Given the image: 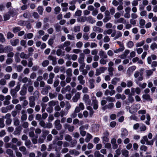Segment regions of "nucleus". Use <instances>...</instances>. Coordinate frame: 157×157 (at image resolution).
Segmentation results:
<instances>
[{
	"instance_id": "obj_40",
	"label": "nucleus",
	"mask_w": 157,
	"mask_h": 157,
	"mask_svg": "<svg viewBox=\"0 0 157 157\" xmlns=\"http://www.w3.org/2000/svg\"><path fill=\"white\" fill-rule=\"evenodd\" d=\"M57 140H55L54 139L53 142L54 144H56L57 145L59 146H61L63 144V142L62 141H58L57 142Z\"/></svg>"
},
{
	"instance_id": "obj_51",
	"label": "nucleus",
	"mask_w": 157,
	"mask_h": 157,
	"mask_svg": "<svg viewBox=\"0 0 157 157\" xmlns=\"http://www.w3.org/2000/svg\"><path fill=\"white\" fill-rule=\"evenodd\" d=\"M21 58H25L27 59L28 58V56L27 55L25 54L24 52H21L20 55Z\"/></svg>"
},
{
	"instance_id": "obj_8",
	"label": "nucleus",
	"mask_w": 157,
	"mask_h": 157,
	"mask_svg": "<svg viewBox=\"0 0 157 157\" xmlns=\"http://www.w3.org/2000/svg\"><path fill=\"white\" fill-rule=\"evenodd\" d=\"M55 127L57 130H59L61 129L62 126L60 124V121L59 120H57L55 122Z\"/></svg>"
},
{
	"instance_id": "obj_26",
	"label": "nucleus",
	"mask_w": 157,
	"mask_h": 157,
	"mask_svg": "<svg viewBox=\"0 0 157 157\" xmlns=\"http://www.w3.org/2000/svg\"><path fill=\"white\" fill-rule=\"evenodd\" d=\"M18 79L20 81H22L23 82L25 83H26L28 80V78H27L25 77L22 79L21 76H19Z\"/></svg>"
},
{
	"instance_id": "obj_38",
	"label": "nucleus",
	"mask_w": 157,
	"mask_h": 157,
	"mask_svg": "<svg viewBox=\"0 0 157 157\" xmlns=\"http://www.w3.org/2000/svg\"><path fill=\"white\" fill-rule=\"evenodd\" d=\"M5 126L4 119L3 118H0V128H2Z\"/></svg>"
},
{
	"instance_id": "obj_44",
	"label": "nucleus",
	"mask_w": 157,
	"mask_h": 157,
	"mask_svg": "<svg viewBox=\"0 0 157 157\" xmlns=\"http://www.w3.org/2000/svg\"><path fill=\"white\" fill-rule=\"evenodd\" d=\"M39 93L38 91H36L33 94V96L32 97H34L35 98L38 99L39 96Z\"/></svg>"
},
{
	"instance_id": "obj_9",
	"label": "nucleus",
	"mask_w": 157,
	"mask_h": 157,
	"mask_svg": "<svg viewBox=\"0 0 157 157\" xmlns=\"http://www.w3.org/2000/svg\"><path fill=\"white\" fill-rule=\"evenodd\" d=\"M136 67L135 66H132L130 67L127 70V74L130 75L136 70Z\"/></svg>"
},
{
	"instance_id": "obj_32",
	"label": "nucleus",
	"mask_w": 157,
	"mask_h": 157,
	"mask_svg": "<svg viewBox=\"0 0 157 157\" xmlns=\"http://www.w3.org/2000/svg\"><path fill=\"white\" fill-rule=\"evenodd\" d=\"M133 95L131 93L128 96V100L131 103L133 102L134 101V98L132 97V95Z\"/></svg>"
},
{
	"instance_id": "obj_36",
	"label": "nucleus",
	"mask_w": 157,
	"mask_h": 157,
	"mask_svg": "<svg viewBox=\"0 0 157 157\" xmlns=\"http://www.w3.org/2000/svg\"><path fill=\"white\" fill-rule=\"evenodd\" d=\"M64 89L65 90V91L63 90H62V92L63 94L65 93L67 91L69 92L71 90V87L69 86H67Z\"/></svg>"
},
{
	"instance_id": "obj_23",
	"label": "nucleus",
	"mask_w": 157,
	"mask_h": 157,
	"mask_svg": "<svg viewBox=\"0 0 157 157\" xmlns=\"http://www.w3.org/2000/svg\"><path fill=\"white\" fill-rule=\"evenodd\" d=\"M150 48L152 51H154L155 49H157V44L155 42H153L151 44Z\"/></svg>"
},
{
	"instance_id": "obj_18",
	"label": "nucleus",
	"mask_w": 157,
	"mask_h": 157,
	"mask_svg": "<svg viewBox=\"0 0 157 157\" xmlns=\"http://www.w3.org/2000/svg\"><path fill=\"white\" fill-rule=\"evenodd\" d=\"M115 93V91L114 90H106L105 93V95H109L110 96L113 95Z\"/></svg>"
},
{
	"instance_id": "obj_17",
	"label": "nucleus",
	"mask_w": 157,
	"mask_h": 157,
	"mask_svg": "<svg viewBox=\"0 0 157 157\" xmlns=\"http://www.w3.org/2000/svg\"><path fill=\"white\" fill-rule=\"evenodd\" d=\"M84 126H82L79 128V130L80 134L82 136H84L86 134V132L84 131Z\"/></svg>"
},
{
	"instance_id": "obj_42",
	"label": "nucleus",
	"mask_w": 157,
	"mask_h": 157,
	"mask_svg": "<svg viewBox=\"0 0 157 157\" xmlns=\"http://www.w3.org/2000/svg\"><path fill=\"white\" fill-rule=\"evenodd\" d=\"M61 9L59 6H57L54 9L55 13L56 14L59 13Z\"/></svg>"
},
{
	"instance_id": "obj_16",
	"label": "nucleus",
	"mask_w": 157,
	"mask_h": 157,
	"mask_svg": "<svg viewBox=\"0 0 157 157\" xmlns=\"http://www.w3.org/2000/svg\"><path fill=\"white\" fill-rule=\"evenodd\" d=\"M99 55L100 58H104L106 59L107 58V56L104 51L101 50L99 52Z\"/></svg>"
},
{
	"instance_id": "obj_57",
	"label": "nucleus",
	"mask_w": 157,
	"mask_h": 157,
	"mask_svg": "<svg viewBox=\"0 0 157 157\" xmlns=\"http://www.w3.org/2000/svg\"><path fill=\"white\" fill-rule=\"evenodd\" d=\"M14 125L17 126L19 125L20 122L19 120L16 118H15L14 120Z\"/></svg>"
},
{
	"instance_id": "obj_31",
	"label": "nucleus",
	"mask_w": 157,
	"mask_h": 157,
	"mask_svg": "<svg viewBox=\"0 0 157 157\" xmlns=\"http://www.w3.org/2000/svg\"><path fill=\"white\" fill-rule=\"evenodd\" d=\"M145 41L144 40H142L139 42H138L136 44V48L141 47L144 44Z\"/></svg>"
},
{
	"instance_id": "obj_56",
	"label": "nucleus",
	"mask_w": 157,
	"mask_h": 157,
	"mask_svg": "<svg viewBox=\"0 0 157 157\" xmlns=\"http://www.w3.org/2000/svg\"><path fill=\"white\" fill-rule=\"evenodd\" d=\"M63 136L62 135H60L59 136H56L55 137V139L56 140H61L63 138Z\"/></svg>"
},
{
	"instance_id": "obj_64",
	"label": "nucleus",
	"mask_w": 157,
	"mask_h": 157,
	"mask_svg": "<svg viewBox=\"0 0 157 157\" xmlns=\"http://www.w3.org/2000/svg\"><path fill=\"white\" fill-rule=\"evenodd\" d=\"M49 63V62L48 60H45L42 63V65L43 67H46Z\"/></svg>"
},
{
	"instance_id": "obj_29",
	"label": "nucleus",
	"mask_w": 157,
	"mask_h": 157,
	"mask_svg": "<svg viewBox=\"0 0 157 157\" xmlns=\"http://www.w3.org/2000/svg\"><path fill=\"white\" fill-rule=\"evenodd\" d=\"M121 153L122 155L124 157L128 156L129 152L126 149H123L121 150Z\"/></svg>"
},
{
	"instance_id": "obj_47",
	"label": "nucleus",
	"mask_w": 157,
	"mask_h": 157,
	"mask_svg": "<svg viewBox=\"0 0 157 157\" xmlns=\"http://www.w3.org/2000/svg\"><path fill=\"white\" fill-rule=\"evenodd\" d=\"M101 59L100 60V63L101 64H105L107 62V59H105L104 58H101Z\"/></svg>"
},
{
	"instance_id": "obj_11",
	"label": "nucleus",
	"mask_w": 157,
	"mask_h": 157,
	"mask_svg": "<svg viewBox=\"0 0 157 157\" xmlns=\"http://www.w3.org/2000/svg\"><path fill=\"white\" fill-rule=\"evenodd\" d=\"M131 93L133 94L136 92L137 94H139L140 93V90L139 87H136L135 89L134 88H132L131 89Z\"/></svg>"
},
{
	"instance_id": "obj_46",
	"label": "nucleus",
	"mask_w": 157,
	"mask_h": 157,
	"mask_svg": "<svg viewBox=\"0 0 157 157\" xmlns=\"http://www.w3.org/2000/svg\"><path fill=\"white\" fill-rule=\"evenodd\" d=\"M111 19V17L109 16H105L104 18L103 19V21L104 22L106 23Z\"/></svg>"
},
{
	"instance_id": "obj_10",
	"label": "nucleus",
	"mask_w": 157,
	"mask_h": 157,
	"mask_svg": "<svg viewBox=\"0 0 157 157\" xmlns=\"http://www.w3.org/2000/svg\"><path fill=\"white\" fill-rule=\"evenodd\" d=\"M80 95L81 93L80 92H77L72 99L73 101L74 102H76L80 98Z\"/></svg>"
},
{
	"instance_id": "obj_3",
	"label": "nucleus",
	"mask_w": 157,
	"mask_h": 157,
	"mask_svg": "<svg viewBox=\"0 0 157 157\" xmlns=\"http://www.w3.org/2000/svg\"><path fill=\"white\" fill-rule=\"evenodd\" d=\"M106 70V68L103 67L97 69L95 74V75L98 76L101 73H104Z\"/></svg>"
},
{
	"instance_id": "obj_59",
	"label": "nucleus",
	"mask_w": 157,
	"mask_h": 157,
	"mask_svg": "<svg viewBox=\"0 0 157 157\" xmlns=\"http://www.w3.org/2000/svg\"><path fill=\"white\" fill-rule=\"evenodd\" d=\"M121 16V13L119 12H117L114 15V17L116 19H119Z\"/></svg>"
},
{
	"instance_id": "obj_35",
	"label": "nucleus",
	"mask_w": 157,
	"mask_h": 157,
	"mask_svg": "<svg viewBox=\"0 0 157 157\" xmlns=\"http://www.w3.org/2000/svg\"><path fill=\"white\" fill-rule=\"evenodd\" d=\"M94 155L95 157H104V155L101 154L99 151H96L94 153Z\"/></svg>"
},
{
	"instance_id": "obj_39",
	"label": "nucleus",
	"mask_w": 157,
	"mask_h": 157,
	"mask_svg": "<svg viewBox=\"0 0 157 157\" xmlns=\"http://www.w3.org/2000/svg\"><path fill=\"white\" fill-rule=\"evenodd\" d=\"M94 80L92 79L90 81L89 88L90 89H93L94 87Z\"/></svg>"
},
{
	"instance_id": "obj_14",
	"label": "nucleus",
	"mask_w": 157,
	"mask_h": 157,
	"mask_svg": "<svg viewBox=\"0 0 157 157\" xmlns=\"http://www.w3.org/2000/svg\"><path fill=\"white\" fill-rule=\"evenodd\" d=\"M78 80L79 81V83L82 84L83 85L85 83V81L84 80V77L82 75H80L78 77Z\"/></svg>"
},
{
	"instance_id": "obj_4",
	"label": "nucleus",
	"mask_w": 157,
	"mask_h": 157,
	"mask_svg": "<svg viewBox=\"0 0 157 157\" xmlns=\"http://www.w3.org/2000/svg\"><path fill=\"white\" fill-rule=\"evenodd\" d=\"M89 96L87 94H85L83 97V100L85 103L87 105H90L91 101L89 98Z\"/></svg>"
},
{
	"instance_id": "obj_28",
	"label": "nucleus",
	"mask_w": 157,
	"mask_h": 157,
	"mask_svg": "<svg viewBox=\"0 0 157 157\" xmlns=\"http://www.w3.org/2000/svg\"><path fill=\"white\" fill-rule=\"evenodd\" d=\"M48 59L52 60L53 61V64L54 65L56 63V59L54 57L51 56H48Z\"/></svg>"
},
{
	"instance_id": "obj_13",
	"label": "nucleus",
	"mask_w": 157,
	"mask_h": 157,
	"mask_svg": "<svg viewBox=\"0 0 157 157\" xmlns=\"http://www.w3.org/2000/svg\"><path fill=\"white\" fill-rule=\"evenodd\" d=\"M5 147L6 148H11L13 149H17V148L16 145H13L10 143H7L5 144Z\"/></svg>"
},
{
	"instance_id": "obj_61",
	"label": "nucleus",
	"mask_w": 157,
	"mask_h": 157,
	"mask_svg": "<svg viewBox=\"0 0 157 157\" xmlns=\"http://www.w3.org/2000/svg\"><path fill=\"white\" fill-rule=\"evenodd\" d=\"M20 30L21 29L20 27H15L13 28V31L14 33H16L20 31Z\"/></svg>"
},
{
	"instance_id": "obj_30",
	"label": "nucleus",
	"mask_w": 157,
	"mask_h": 157,
	"mask_svg": "<svg viewBox=\"0 0 157 157\" xmlns=\"http://www.w3.org/2000/svg\"><path fill=\"white\" fill-rule=\"evenodd\" d=\"M120 81V78H113L112 80L111 83L114 85L117 84V83Z\"/></svg>"
},
{
	"instance_id": "obj_25",
	"label": "nucleus",
	"mask_w": 157,
	"mask_h": 157,
	"mask_svg": "<svg viewBox=\"0 0 157 157\" xmlns=\"http://www.w3.org/2000/svg\"><path fill=\"white\" fill-rule=\"evenodd\" d=\"M108 71L109 72V75L111 76H113V71L114 70V68L113 67H109L108 68Z\"/></svg>"
},
{
	"instance_id": "obj_43",
	"label": "nucleus",
	"mask_w": 157,
	"mask_h": 157,
	"mask_svg": "<svg viewBox=\"0 0 157 157\" xmlns=\"http://www.w3.org/2000/svg\"><path fill=\"white\" fill-rule=\"evenodd\" d=\"M127 46L128 48H131L134 46V43L132 41H129L127 43Z\"/></svg>"
},
{
	"instance_id": "obj_1",
	"label": "nucleus",
	"mask_w": 157,
	"mask_h": 157,
	"mask_svg": "<svg viewBox=\"0 0 157 157\" xmlns=\"http://www.w3.org/2000/svg\"><path fill=\"white\" fill-rule=\"evenodd\" d=\"M141 105L139 104H133L130 107L129 106H127L126 109H129V112L131 114H133L136 112L140 108Z\"/></svg>"
},
{
	"instance_id": "obj_49",
	"label": "nucleus",
	"mask_w": 157,
	"mask_h": 157,
	"mask_svg": "<svg viewBox=\"0 0 157 157\" xmlns=\"http://www.w3.org/2000/svg\"><path fill=\"white\" fill-rule=\"evenodd\" d=\"M113 30L112 29H109L103 32V34L104 35H106L107 34L109 35L111 34Z\"/></svg>"
},
{
	"instance_id": "obj_20",
	"label": "nucleus",
	"mask_w": 157,
	"mask_h": 157,
	"mask_svg": "<svg viewBox=\"0 0 157 157\" xmlns=\"http://www.w3.org/2000/svg\"><path fill=\"white\" fill-rule=\"evenodd\" d=\"M122 36V33L119 31H117L115 34V36L114 37L113 39L114 40H116L119 38L121 37Z\"/></svg>"
},
{
	"instance_id": "obj_41",
	"label": "nucleus",
	"mask_w": 157,
	"mask_h": 157,
	"mask_svg": "<svg viewBox=\"0 0 157 157\" xmlns=\"http://www.w3.org/2000/svg\"><path fill=\"white\" fill-rule=\"evenodd\" d=\"M65 139L66 140L70 142L71 140L72 137L70 135L67 134L65 136Z\"/></svg>"
},
{
	"instance_id": "obj_37",
	"label": "nucleus",
	"mask_w": 157,
	"mask_h": 157,
	"mask_svg": "<svg viewBox=\"0 0 157 157\" xmlns=\"http://www.w3.org/2000/svg\"><path fill=\"white\" fill-rule=\"evenodd\" d=\"M6 153L8 154L10 156H12L13 154V151L10 149H7L6 151Z\"/></svg>"
},
{
	"instance_id": "obj_12",
	"label": "nucleus",
	"mask_w": 157,
	"mask_h": 157,
	"mask_svg": "<svg viewBox=\"0 0 157 157\" xmlns=\"http://www.w3.org/2000/svg\"><path fill=\"white\" fill-rule=\"evenodd\" d=\"M84 55L83 53L80 54L79 57L78 59V61L80 64L84 63Z\"/></svg>"
},
{
	"instance_id": "obj_54",
	"label": "nucleus",
	"mask_w": 157,
	"mask_h": 157,
	"mask_svg": "<svg viewBox=\"0 0 157 157\" xmlns=\"http://www.w3.org/2000/svg\"><path fill=\"white\" fill-rule=\"evenodd\" d=\"M70 146L71 147H74L77 143V141L76 140H72L71 141Z\"/></svg>"
},
{
	"instance_id": "obj_24",
	"label": "nucleus",
	"mask_w": 157,
	"mask_h": 157,
	"mask_svg": "<svg viewBox=\"0 0 157 157\" xmlns=\"http://www.w3.org/2000/svg\"><path fill=\"white\" fill-rule=\"evenodd\" d=\"M93 29L94 31L99 33H101L103 31V30L101 28L96 26L94 27L93 28Z\"/></svg>"
},
{
	"instance_id": "obj_52",
	"label": "nucleus",
	"mask_w": 157,
	"mask_h": 157,
	"mask_svg": "<svg viewBox=\"0 0 157 157\" xmlns=\"http://www.w3.org/2000/svg\"><path fill=\"white\" fill-rule=\"evenodd\" d=\"M26 21H20L18 22V24L21 26H24L26 25Z\"/></svg>"
},
{
	"instance_id": "obj_63",
	"label": "nucleus",
	"mask_w": 157,
	"mask_h": 157,
	"mask_svg": "<svg viewBox=\"0 0 157 157\" xmlns=\"http://www.w3.org/2000/svg\"><path fill=\"white\" fill-rule=\"evenodd\" d=\"M136 50L137 51V54L139 55L141 54L143 52V49L141 48H137Z\"/></svg>"
},
{
	"instance_id": "obj_21",
	"label": "nucleus",
	"mask_w": 157,
	"mask_h": 157,
	"mask_svg": "<svg viewBox=\"0 0 157 157\" xmlns=\"http://www.w3.org/2000/svg\"><path fill=\"white\" fill-rule=\"evenodd\" d=\"M19 150L22 152L23 155H26L27 153L26 148L24 146L20 147L19 148Z\"/></svg>"
},
{
	"instance_id": "obj_33",
	"label": "nucleus",
	"mask_w": 157,
	"mask_h": 157,
	"mask_svg": "<svg viewBox=\"0 0 157 157\" xmlns=\"http://www.w3.org/2000/svg\"><path fill=\"white\" fill-rule=\"evenodd\" d=\"M37 10L40 15H42L44 9L42 6H39L37 8Z\"/></svg>"
},
{
	"instance_id": "obj_27",
	"label": "nucleus",
	"mask_w": 157,
	"mask_h": 157,
	"mask_svg": "<svg viewBox=\"0 0 157 157\" xmlns=\"http://www.w3.org/2000/svg\"><path fill=\"white\" fill-rule=\"evenodd\" d=\"M92 138V136L91 134L89 133H87L86 134V137L85 140L86 142H89Z\"/></svg>"
},
{
	"instance_id": "obj_60",
	"label": "nucleus",
	"mask_w": 157,
	"mask_h": 157,
	"mask_svg": "<svg viewBox=\"0 0 157 157\" xmlns=\"http://www.w3.org/2000/svg\"><path fill=\"white\" fill-rule=\"evenodd\" d=\"M52 127V124L50 123H47L45 124V128H51Z\"/></svg>"
},
{
	"instance_id": "obj_5",
	"label": "nucleus",
	"mask_w": 157,
	"mask_h": 157,
	"mask_svg": "<svg viewBox=\"0 0 157 157\" xmlns=\"http://www.w3.org/2000/svg\"><path fill=\"white\" fill-rule=\"evenodd\" d=\"M92 105L94 109H97L98 108V102L96 99V97H94L92 98Z\"/></svg>"
},
{
	"instance_id": "obj_7",
	"label": "nucleus",
	"mask_w": 157,
	"mask_h": 157,
	"mask_svg": "<svg viewBox=\"0 0 157 157\" xmlns=\"http://www.w3.org/2000/svg\"><path fill=\"white\" fill-rule=\"evenodd\" d=\"M121 131V136L122 138H124L128 136V132L126 129L122 128Z\"/></svg>"
},
{
	"instance_id": "obj_48",
	"label": "nucleus",
	"mask_w": 157,
	"mask_h": 157,
	"mask_svg": "<svg viewBox=\"0 0 157 157\" xmlns=\"http://www.w3.org/2000/svg\"><path fill=\"white\" fill-rule=\"evenodd\" d=\"M80 27L79 26H75L73 28V31L75 32H77L80 31Z\"/></svg>"
},
{
	"instance_id": "obj_45",
	"label": "nucleus",
	"mask_w": 157,
	"mask_h": 157,
	"mask_svg": "<svg viewBox=\"0 0 157 157\" xmlns=\"http://www.w3.org/2000/svg\"><path fill=\"white\" fill-rule=\"evenodd\" d=\"M18 56L19 53H17L15 54L14 56L15 61L17 63L20 62L21 60L18 57Z\"/></svg>"
},
{
	"instance_id": "obj_2",
	"label": "nucleus",
	"mask_w": 157,
	"mask_h": 157,
	"mask_svg": "<svg viewBox=\"0 0 157 157\" xmlns=\"http://www.w3.org/2000/svg\"><path fill=\"white\" fill-rule=\"evenodd\" d=\"M141 143L142 144H145V143L147 145H152L153 143L152 140L148 141L146 136H144L143 137V139L140 141Z\"/></svg>"
},
{
	"instance_id": "obj_34",
	"label": "nucleus",
	"mask_w": 157,
	"mask_h": 157,
	"mask_svg": "<svg viewBox=\"0 0 157 157\" xmlns=\"http://www.w3.org/2000/svg\"><path fill=\"white\" fill-rule=\"evenodd\" d=\"M155 70V68H154L152 69V70H146V72L147 73V75L148 76L151 75L153 71Z\"/></svg>"
},
{
	"instance_id": "obj_53",
	"label": "nucleus",
	"mask_w": 157,
	"mask_h": 157,
	"mask_svg": "<svg viewBox=\"0 0 157 157\" xmlns=\"http://www.w3.org/2000/svg\"><path fill=\"white\" fill-rule=\"evenodd\" d=\"M49 133V132L48 130H44L42 131L43 133V136L45 138L46 136L48 135Z\"/></svg>"
},
{
	"instance_id": "obj_6",
	"label": "nucleus",
	"mask_w": 157,
	"mask_h": 157,
	"mask_svg": "<svg viewBox=\"0 0 157 157\" xmlns=\"http://www.w3.org/2000/svg\"><path fill=\"white\" fill-rule=\"evenodd\" d=\"M29 105L32 108L34 107L35 105V98L34 97H30L29 98Z\"/></svg>"
},
{
	"instance_id": "obj_50",
	"label": "nucleus",
	"mask_w": 157,
	"mask_h": 157,
	"mask_svg": "<svg viewBox=\"0 0 157 157\" xmlns=\"http://www.w3.org/2000/svg\"><path fill=\"white\" fill-rule=\"evenodd\" d=\"M67 75L69 77L72 76V69L71 68L68 69L66 71Z\"/></svg>"
},
{
	"instance_id": "obj_19",
	"label": "nucleus",
	"mask_w": 157,
	"mask_h": 157,
	"mask_svg": "<svg viewBox=\"0 0 157 157\" xmlns=\"http://www.w3.org/2000/svg\"><path fill=\"white\" fill-rule=\"evenodd\" d=\"M10 41L12 46H15L19 43V41L18 39H14L11 40Z\"/></svg>"
},
{
	"instance_id": "obj_58",
	"label": "nucleus",
	"mask_w": 157,
	"mask_h": 157,
	"mask_svg": "<svg viewBox=\"0 0 157 157\" xmlns=\"http://www.w3.org/2000/svg\"><path fill=\"white\" fill-rule=\"evenodd\" d=\"M106 99L109 102H113L115 100L114 98L109 96L107 97Z\"/></svg>"
},
{
	"instance_id": "obj_22",
	"label": "nucleus",
	"mask_w": 157,
	"mask_h": 157,
	"mask_svg": "<svg viewBox=\"0 0 157 157\" xmlns=\"http://www.w3.org/2000/svg\"><path fill=\"white\" fill-rule=\"evenodd\" d=\"M4 52L6 53L11 52L13 50V48L11 46L6 47L4 48Z\"/></svg>"
},
{
	"instance_id": "obj_55",
	"label": "nucleus",
	"mask_w": 157,
	"mask_h": 157,
	"mask_svg": "<svg viewBox=\"0 0 157 157\" xmlns=\"http://www.w3.org/2000/svg\"><path fill=\"white\" fill-rule=\"evenodd\" d=\"M5 39L4 38L3 34L2 33H0V41L2 43L5 41Z\"/></svg>"
},
{
	"instance_id": "obj_62",
	"label": "nucleus",
	"mask_w": 157,
	"mask_h": 157,
	"mask_svg": "<svg viewBox=\"0 0 157 157\" xmlns=\"http://www.w3.org/2000/svg\"><path fill=\"white\" fill-rule=\"evenodd\" d=\"M82 13V11L80 10H78L75 12V15L76 16H80L81 15Z\"/></svg>"
},
{
	"instance_id": "obj_15",
	"label": "nucleus",
	"mask_w": 157,
	"mask_h": 157,
	"mask_svg": "<svg viewBox=\"0 0 157 157\" xmlns=\"http://www.w3.org/2000/svg\"><path fill=\"white\" fill-rule=\"evenodd\" d=\"M117 23L124 24L126 23V20L123 17H121L117 21H115V23Z\"/></svg>"
}]
</instances>
